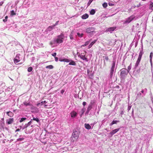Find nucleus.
Masks as SVG:
<instances>
[{
  "mask_svg": "<svg viewBox=\"0 0 153 153\" xmlns=\"http://www.w3.org/2000/svg\"><path fill=\"white\" fill-rule=\"evenodd\" d=\"M64 39V35L63 33H61L58 36L56 42L57 43H61L63 42Z\"/></svg>",
  "mask_w": 153,
  "mask_h": 153,
  "instance_id": "obj_2",
  "label": "nucleus"
},
{
  "mask_svg": "<svg viewBox=\"0 0 153 153\" xmlns=\"http://www.w3.org/2000/svg\"><path fill=\"white\" fill-rule=\"evenodd\" d=\"M33 120L36 121L37 123H39V119L37 118H35L34 117L33 118Z\"/></svg>",
  "mask_w": 153,
  "mask_h": 153,
  "instance_id": "obj_31",
  "label": "nucleus"
},
{
  "mask_svg": "<svg viewBox=\"0 0 153 153\" xmlns=\"http://www.w3.org/2000/svg\"><path fill=\"white\" fill-rule=\"evenodd\" d=\"M123 111H122L121 112V114H123Z\"/></svg>",
  "mask_w": 153,
  "mask_h": 153,
  "instance_id": "obj_54",
  "label": "nucleus"
},
{
  "mask_svg": "<svg viewBox=\"0 0 153 153\" xmlns=\"http://www.w3.org/2000/svg\"><path fill=\"white\" fill-rule=\"evenodd\" d=\"M89 17L88 15L87 14H85L83 15L82 16V18L83 19H86L88 18Z\"/></svg>",
  "mask_w": 153,
  "mask_h": 153,
  "instance_id": "obj_13",
  "label": "nucleus"
},
{
  "mask_svg": "<svg viewBox=\"0 0 153 153\" xmlns=\"http://www.w3.org/2000/svg\"><path fill=\"white\" fill-rule=\"evenodd\" d=\"M24 138H19L17 139V141H22L24 140Z\"/></svg>",
  "mask_w": 153,
  "mask_h": 153,
  "instance_id": "obj_38",
  "label": "nucleus"
},
{
  "mask_svg": "<svg viewBox=\"0 0 153 153\" xmlns=\"http://www.w3.org/2000/svg\"><path fill=\"white\" fill-rule=\"evenodd\" d=\"M77 34H78V35L79 36H80V37H82V35H83V34H80V33H78Z\"/></svg>",
  "mask_w": 153,
  "mask_h": 153,
  "instance_id": "obj_43",
  "label": "nucleus"
},
{
  "mask_svg": "<svg viewBox=\"0 0 153 153\" xmlns=\"http://www.w3.org/2000/svg\"><path fill=\"white\" fill-rule=\"evenodd\" d=\"M86 46V45H85V44H84V45H81V47H82V46L84 47V46Z\"/></svg>",
  "mask_w": 153,
  "mask_h": 153,
  "instance_id": "obj_51",
  "label": "nucleus"
},
{
  "mask_svg": "<svg viewBox=\"0 0 153 153\" xmlns=\"http://www.w3.org/2000/svg\"><path fill=\"white\" fill-rule=\"evenodd\" d=\"M120 128H118L113 130L109 134L111 135V136H112L113 134L118 132Z\"/></svg>",
  "mask_w": 153,
  "mask_h": 153,
  "instance_id": "obj_7",
  "label": "nucleus"
},
{
  "mask_svg": "<svg viewBox=\"0 0 153 153\" xmlns=\"http://www.w3.org/2000/svg\"><path fill=\"white\" fill-rule=\"evenodd\" d=\"M71 61L68 59H64V61L65 62H68L70 61Z\"/></svg>",
  "mask_w": 153,
  "mask_h": 153,
  "instance_id": "obj_34",
  "label": "nucleus"
},
{
  "mask_svg": "<svg viewBox=\"0 0 153 153\" xmlns=\"http://www.w3.org/2000/svg\"><path fill=\"white\" fill-rule=\"evenodd\" d=\"M105 60L108 61V60L109 59L108 56H106L105 57Z\"/></svg>",
  "mask_w": 153,
  "mask_h": 153,
  "instance_id": "obj_48",
  "label": "nucleus"
},
{
  "mask_svg": "<svg viewBox=\"0 0 153 153\" xmlns=\"http://www.w3.org/2000/svg\"><path fill=\"white\" fill-rule=\"evenodd\" d=\"M70 37L71 39H73V36L71 34L70 35Z\"/></svg>",
  "mask_w": 153,
  "mask_h": 153,
  "instance_id": "obj_40",
  "label": "nucleus"
},
{
  "mask_svg": "<svg viewBox=\"0 0 153 153\" xmlns=\"http://www.w3.org/2000/svg\"><path fill=\"white\" fill-rule=\"evenodd\" d=\"M55 27V26L53 25L51 26H50L49 27H48L47 29V30L48 31H50L54 29V27Z\"/></svg>",
  "mask_w": 153,
  "mask_h": 153,
  "instance_id": "obj_16",
  "label": "nucleus"
},
{
  "mask_svg": "<svg viewBox=\"0 0 153 153\" xmlns=\"http://www.w3.org/2000/svg\"><path fill=\"white\" fill-rule=\"evenodd\" d=\"M20 131V129H19V128H18L16 130V131Z\"/></svg>",
  "mask_w": 153,
  "mask_h": 153,
  "instance_id": "obj_52",
  "label": "nucleus"
},
{
  "mask_svg": "<svg viewBox=\"0 0 153 153\" xmlns=\"http://www.w3.org/2000/svg\"><path fill=\"white\" fill-rule=\"evenodd\" d=\"M55 57V61L56 62H57L58 61V58L57 57Z\"/></svg>",
  "mask_w": 153,
  "mask_h": 153,
  "instance_id": "obj_42",
  "label": "nucleus"
},
{
  "mask_svg": "<svg viewBox=\"0 0 153 153\" xmlns=\"http://www.w3.org/2000/svg\"><path fill=\"white\" fill-rule=\"evenodd\" d=\"M64 91H65L64 90H62L61 91V93L62 94L64 92Z\"/></svg>",
  "mask_w": 153,
  "mask_h": 153,
  "instance_id": "obj_46",
  "label": "nucleus"
},
{
  "mask_svg": "<svg viewBox=\"0 0 153 153\" xmlns=\"http://www.w3.org/2000/svg\"><path fill=\"white\" fill-rule=\"evenodd\" d=\"M85 53H82L79 56L81 59H83V60H85L86 62H88V60L87 58L85 57V53H86V52L85 51Z\"/></svg>",
  "mask_w": 153,
  "mask_h": 153,
  "instance_id": "obj_5",
  "label": "nucleus"
},
{
  "mask_svg": "<svg viewBox=\"0 0 153 153\" xmlns=\"http://www.w3.org/2000/svg\"><path fill=\"white\" fill-rule=\"evenodd\" d=\"M23 104L24 105H25L26 106L31 105L29 102H23Z\"/></svg>",
  "mask_w": 153,
  "mask_h": 153,
  "instance_id": "obj_24",
  "label": "nucleus"
},
{
  "mask_svg": "<svg viewBox=\"0 0 153 153\" xmlns=\"http://www.w3.org/2000/svg\"><path fill=\"white\" fill-rule=\"evenodd\" d=\"M97 40H95L93 41L88 46V48H90L92 45L97 42Z\"/></svg>",
  "mask_w": 153,
  "mask_h": 153,
  "instance_id": "obj_14",
  "label": "nucleus"
},
{
  "mask_svg": "<svg viewBox=\"0 0 153 153\" xmlns=\"http://www.w3.org/2000/svg\"><path fill=\"white\" fill-rule=\"evenodd\" d=\"M153 7V3L151 2L150 4L149 7L152 9V8Z\"/></svg>",
  "mask_w": 153,
  "mask_h": 153,
  "instance_id": "obj_36",
  "label": "nucleus"
},
{
  "mask_svg": "<svg viewBox=\"0 0 153 153\" xmlns=\"http://www.w3.org/2000/svg\"><path fill=\"white\" fill-rule=\"evenodd\" d=\"M94 28L92 27L87 28L86 29V31L88 33H90L91 32H93L94 31Z\"/></svg>",
  "mask_w": 153,
  "mask_h": 153,
  "instance_id": "obj_8",
  "label": "nucleus"
},
{
  "mask_svg": "<svg viewBox=\"0 0 153 153\" xmlns=\"http://www.w3.org/2000/svg\"><path fill=\"white\" fill-rule=\"evenodd\" d=\"M8 18V16H7L5 17V19H3V21L4 22H5L7 21V19Z\"/></svg>",
  "mask_w": 153,
  "mask_h": 153,
  "instance_id": "obj_33",
  "label": "nucleus"
},
{
  "mask_svg": "<svg viewBox=\"0 0 153 153\" xmlns=\"http://www.w3.org/2000/svg\"><path fill=\"white\" fill-rule=\"evenodd\" d=\"M10 15L11 16H13L16 15V13H15L13 10H12L10 11Z\"/></svg>",
  "mask_w": 153,
  "mask_h": 153,
  "instance_id": "obj_27",
  "label": "nucleus"
},
{
  "mask_svg": "<svg viewBox=\"0 0 153 153\" xmlns=\"http://www.w3.org/2000/svg\"><path fill=\"white\" fill-rule=\"evenodd\" d=\"M50 44L51 45H53V43H52V42H51L50 43Z\"/></svg>",
  "mask_w": 153,
  "mask_h": 153,
  "instance_id": "obj_53",
  "label": "nucleus"
},
{
  "mask_svg": "<svg viewBox=\"0 0 153 153\" xmlns=\"http://www.w3.org/2000/svg\"><path fill=\"white\" fill-rule=\"evenodd\" d=\"M116 27H110L108 28L107 30V31H113L116 29Z\"/></svg>",
  "mask_w": 153,
  "mask_h": 153,
  "instance_id": "obj_9",
  "label": "nucleus"
},
{
  "mask_svg": "<svg viewBox=\"0 0 153 153\" xmlns=\"http://www.w3.org/2000/svg\"><path fill=\"white\" fill-rule=\"evenodd\" d=\"M59 61L60 62H64V59H59Z\"/></svg>",
  "mask_w": 153,
  "mask_h": 153,
  "instance_id": "obj_44",
  "label": "nucleus"
},
{
  "mask_svg": "<svg viewBox=\"0 0 153 153\" xmlns=\"http://www.w3.org/2000/svg\"><path fill=\"white\" fill-rule=\"evenodd\" d=\"M123 69L121 70V72L120 73V76H123L124 74H126V70H127L126 69H125L124 70H123Z\"/></svg>",
  "mask_w": 153,
  "mask_h": 153,
  "instance_id": "obj_12",
  "label": "nucleus"
},
{
  "mask_svg": "<svg viewBox=\"0 0 153 153\" xmlns=\"http://www.w3.org/2000/svg\"><path fill=\"white\" fill-rule=\"evenodd\" d=\"M59 21H58L57 22H56L55 23V24H54L53 25L55 26V27L56 25H58V22H59Z\"/></svg>",
  "mask_w": 153,
  "mask_h": 153,
  "instance_id": "obj_45",
  "label": "nucleus"
},
{
  "mask_svg": "<svg viewBox=\"0 0 153 153\" xmlns=\"http://www.w3.org/2000/svg\"><path fill=\"white\" fill-rule=\"evenodd\" d=\"M115 62L114 61L113 62V63L112 64V66L111 70L110 72V74L111 76H112L113 74V72L114 71V70L115 68Z\"/></svg>",
  "mask_w": 153,
  "mask_h": 153,
  "instance_id": "obj_6",
  "label": "nucleus"
},
{
  "mask_svg": "<svg viewBox=\"0 0 153 153\" xmlns=\"http://www.w3.org/2000/svg\"><path fill=\"white\" fill-rule=\"evenodd\" d=\"M91 39L89 40V41H87L85 42V44L87 46L89 44V42H91Z\"/></svg>",
  "mask_w": 153,
  "mask_h": 153,
  "instance_id": "obj_35",
  "label": "nucleus"
},
{
  "mask_svg": "<svg viewBox=\"0 0 153 153\" xmlns=\"http://www.w3.org/2000/svg\"><path fill=\"white\" fill-rule=\"evenodd\" d=\"M7 114L9 117H12L13 115V114L11 111H8L7 112Z\"/></svg>",
  "mask_w": 153,
  "mask_h": 153,
  "instance_id": "obj_17",
  "label": "nucleus"
},
{
  "mask_svg": "<svg viewBox=\"0 0 153 153\" xmlns=\"http://www.w3.org/2000/svg\"><path fill=\"white\" fill-rule=\"evenodd\" d=\"M70 114L72 117H75L76 116L77 113L75 111H73Z\"/></svg>",
  "mask_w": 153,
  "mask_h": 153,
  "instance_id": "obj_11",
  "label": "nucleus"
},
{
  "mask_svg": "<svg viewBox=\"0 0 153 153\" xmlns=\"http://www.w3.org/2000/svg\"><path fill=\"white\" fill-rule=\"evenodd\" d=\"M14 119L13 118H10L7 120V122L8 124H12L13 122Z\"/></svg>",
  "mask_w": 153,
  "mask_h": 153,
  "instance_id": "obj_10",
  "label": "nucleus"
},
{
  "mask_svg": "<svg viewBox=\"0 0 153 153\" xmlns=\"http://www.w3.org/2000/svg\"><path fill=\"white\" fill-rule=\"evenodd\" d=\"M69 65H76V63L74 61L71 60L69 63Z\"/></svg>",
  "mask_w": 153,
  "mask_h": 153,
  "instance_id": "obj_18",
  "label": "nucleus"
},
{
  "mask_svg": "<svg viewBox=\"0 0 153 153\" xmlns=\"http://www.w3.org/2000/svg\"><path fill=\"white\" fill-rule=\"evenodd\" d=\"M86 102H83L82 104L83 106H85L86 105Z\"/></svg>",
  "mask_w": 153,
  "mask_h": 153,
  "instance_id": "obj_47",
  "label": "nucleus"
},
{
  "mask_svg": "<svg viewBox=\"0 0 153 153\" xmlns=\"http://www.w3.org/2000/svg\"><path fill=\"white\" fill-rule=\"evenodd\" d=\"M153 53L151 52L150 53V56H149L150 60L151 62L152 61V57L153 56Z\"/></svg>",
  "mask_w": 153,
  "mask_h": 153,
  "instance_id": "obj_26",
  "label": "nucleus"
},
{
  "mask_svg": "<svg viewBox=\"0 0 153 153\" xmlns=\"http://www.w3.org/2000/svg\"><path fill=\"white\" fill-rule=\"evenodd\" d=\"M107 4L106 3H104L102 4V6L104 8H106L107 6Z\"/></svg>",
  "mask_w": 153,
  "mask_h": 153,
  "instance_id": "obj_32",
  "label": "nucleus"
},
{
  "mask_svg": "<svg viewBox=\"0 0 153 153\" xmlns=\"http://www.w3.org/2000/svg\"><path fill=\"white\" fill-rule=\"evenodd\" d=\"M141 92L142 93H144V91L143 90H142L141 91Z\"/></svg>",
  "mask_w": 153,
  "mask_h": 153,
  "instance_id": "obj_55",
  "label": "nucleus"
},
{
  "mask_svg": "<svg viewBox=\"0 0 153 153\" xmlns=\"http://www.w3.org/2000/svg\"><path fill=\"white\" fill-rule=\"evenodd\" d=\"M26 119H27V118H25V117H24V118H21V120L19 121V122L20 123H22L23 121H24L25 120H26Z\"/></svg>",
  "mask_w": 153,
  "mask_h": 153,
  "instance_id": "obj_28",
  "label": "nucleus"
},
{
  "mask_svg": "<svg viewBox=\"0 0 153 153\" xmlns=\"http://www.w3.org/2000/svg\"><path fill=\"white\" fill-rule=\"evenodd\" d=\"M135 17L133 15H131L125 21L126 23H128L130 22L135 18Z\"/></svg>",
  "mask_w": 153,
  "mask_h": 153,
  "instance_id": "obj_4",
  "label": "nucleus"
},
{
  "mask_svg": "<svg viewBox=\"0 0 153 153\" xmlns=\"http://www.w3.org/2000/svg\"><path fill=\"white\" fill-rule=\"evenodd\" d=\"M33 68L32 67H30L28 68L27 71L29 72H30L32 71Z\"/></svg>",
  "mask_w": 153,
  "mask_h": 153,
  "instance_id": "obj_30",
  "label": "nucleus"
},
{
  "mask_svg": "<svg viewBox=\"0 0 153 153\" xmlns=\"http://www.w3.org/2000/svg\"><path fill=\"white\" fill-rule=\"evenodd\" d=\"M32 120H31L27 124H26L24 127L25 128H26L28 126H30L32 123Z\"/></svg>",
  "mask_w": 153,
  "mask_h": 153,
  "instance_id": "obj_19",
  "label": "nucleus"
},
{
  "mask_svg": "<svg viewBox=\"0 0 153 153\" xmlns=\"http://www.w3.org/2000/svg\"><path fill=\"white\" fill-rule=\"evenodd\" d=\"M119 122V120H113L112 122L111 123L110 125H113L115 124H116L117 123Z\"/></svg>",
  "mask_w": 153,
  "mask_h": 153,
  "instance_id": "obj_20",
  "label": "nucleus"
},
{
  "mask_svg": "<svg viewBox=\"0 0 153 153\" xmlns=\"http://www.w3.org/2000/svg\"><path fill=\"white\" fill-rule=\"evenodd\" d=\"M45 106H47V105H45Z\"/></svg>",
  "mask_w": 153,
  "mask_h": 153,
  "instance_id": "obj_57",
  "label": "nucleus"
},
{
  "mask_svg": "<svg viewBox=\"0 0 153 153\" xmlns=\"http://www.w3.org/2000/svg\"><path fill=\"white\" fill-rule=\"evenodd\" d=\"M19 61L20 60H18V59L16 58L14 59V62L15 63H17L18 62H19Z\"/></svg>",
  "mask_w": 153,
  "mask_h": 153,
  "instance_id": "obj_29",
  "label": "nucleus"
},
{
  "mask_svg": "<svg viewBox=\"0 0 153 153\" xmlns=\"http://www.w3.org/2000/svg\"><path fill=\"white\" fill-rule=\"evenodd\" d=\"M56 53H52V54H51V55L53 56H54V57H56Z\"/></svg>",
  "mask_w": 153,
  "mask_h": 153,
  "instance_id": "obj_39",
  "label": "nucleus"
},
{
  "mask_svg": "<svg viewBox=\"0 0 153 153\" xmlns=\"http://www.w3.org/2000/svg\"><path fill=\"white\" fill-rule=\"evenodd\" d=\"M95 13V11L93 9H92L91 11H90V14L91 15H94V14Z\"/></svg>",
  "mask_w": 153,
  "mask_h": 153,
  "instance_id": "obj_22",
  "label": "nucleus"
},
{
  "mask_svg": "<svg viewBox=\"0 0 153 153\" xmlns=\"http://www.w3.org/2000/svg\"><path fill=\"white\" fill-rule=\"evenodd\" d=\"M79 132L78 131H74L72 133L71 137V141L72 142H74L75 140H77L79 137Z\"/></svg>",
  "mask_w": 153,
  "mask_h": 153,
  "instance_id": "obj_1",
  "label": "nucleus"
},
{
  "mask_svg": "<svg viewBox=\"0 0 153 153\" xmlns=\"http://www.w3.org/2000/svg\"><path fill=\"white\" fill-rule=\"evenodd\" d=\"M131 64L128 67V69L127 70V72L128 73L130 70L131 69Z\"/></svg>",
  "mask_w": 153,
  "mask_h": 153,
  "instance_id": "obj_25",
  "label": "nucleus"
},
{
  "mask_svg": "<svg viewBox=\"0 0 153 153\" xmlns=\"http://www.w3.org/2000/svg\"><path fill=\"white\" fill-rule=\"evenodd\" d=\"M53 66L51 65H48L46 67V68H49V69H53Z\"/></svg>",
  "mask_w": 153,
  "mask_h": 153,
  "instance_id": "obj_23",
  "label": "nucleus"
},
{
  "mask_svg": "<svg viewBox=\"0 0 153 153\" xmlns=\"http://www.w3.org/2000/svg\"><path fill=\"white\" fill-rule=\"evenodd\" d=\"M143 54V50H142L140 51V52L137 59L135 63V66L136 67H137L138 65L141 60Z\"/></svg>",
  "mask_w": 153,
  "mask_h": 153,
  "instance_id": "obj_3",
  "label": "nucleus"
},
{
  "mask_svg": "<svg viewBox=\"0 0 153 153\" xmlns=\"http://www.w3.org/2000/svg\"><path fill=\"white\" fill-rule=\"evenodd\" d=\"M93 0H89V1L88 3V6L91 3Z\"/></svg>",
  "mask_w": 153,
  "mask_h": 153,
  "instance_id": "obj_37",
  "label": "nucleus"
},
{
  "mask_svg": "<svg viewBox=\"0 0 153 153\" xmlns=\"http://www.w3.org/2000/svg\"><path fill=\"white\" fill-rule=\"evenodd\" d=\"M135 7H136V6H135L134 7V8H135Z\"/></svg>",
  "mask_w": 153,
  "mask_h": 153,
  "instance_id": "obj_56",
  "label": "nucleus"
},
{
  "mask_svg": "<svg viewBox=\"0 0 153 153\" xmlns=\"http://www.w3.org/2000/svg\"><path fill=\"white\" fill-rule=\"evenodd\" d=\"M150 62L151 64V65L152 66V60L151 62L150 60Z\"/></svg>",
  "mask_w": 153,
  "mask_h": 153,
  "instance_id": "obj_50",
  "label": "nucleus"
},
{
  "mask_svg": "<svg viewBox=\"0 0 153 153\" xmlns=\"http://www.w3.org/2000/svg\"><path fill=\"white\" fill-rule=\"evenodd\" d=\"M82 114L80 115L81 117H82V115L83 114V113L84 112V111L83 109H82Z\"/></svg>",
  "mask_w": 153,
  "mask_h": 153,
  "instance_id": "obj_41",
  "label": "nucleus"
},
{
  "mask_svg": "<svg viewBox=\"0 0 153 153\" xmlns=\"http://www.w3.org/2000/svg\"><path fill=\"white\" fill-rule=\"evenodd\" d=\"M47 102H46L45 101H42L41 103H39L37 104V106H39V105H42L43 103H46Z\"/></svg>",
  "mask_w": 153,
  "mask_h": 153,
  "instance_id": "obj_21",
  "label": "nucleus"
},
{
  "mask_svg": "<svg viewBox=\"0 0 153 153\" xmlns=\"http://www.w3.org/2000/svg\"><path fill=\"white\" fill-rule=\"evenodd\" d=\"M140 6V3H139V4H137V5L136 7H139Z\"/></svg>",
  "mask_w": 153,
  "mask_h": 153,
  "instance_id": "obj_49",
  "label": "nucleus"
},
{
  "mask_svg": "<svg viewBox=\"0 0 153 153\" xmlns=\"http://www.w3.org/2000/svg\"><path fill=\"white\" fill-rule=\"evenodd\" d=\"M85 128L87 129H89L91 128V126L88 124H85Z\"/></svg>",
  "mask_w": 153,
  "mask_h": 153,
  "instance_id": "obj_15",
  "label": "nucleus"
}]
</instances>
